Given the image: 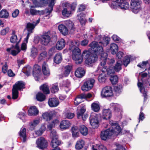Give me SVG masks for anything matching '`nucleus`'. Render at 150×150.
<instances>
[{"instance_id":"f257e3e1","label":"nucleus","mask_w":150,"mask_h":150,"mask_svg":"<svg viewBox=\"0 0 150 150\" xmlns=\"http://www.w3.org/2000/svg\"><path fill=\"white\" fill-rule=\"evenodd\" d=\"M110 38L108 37H104L103 39V41L99 42L93 41L89 45L90 47L89 49L90 52L87 50L84 51L81 55L83 60L85 58V65L88 67H92L93 64L98 59L97 54L103 50V46H106L109 43Z\"/></svg>"},{"instance_id":"f03ea898","label":"nucleus","mask_w":150,"mask_h":150,"mask_svg":"<svg viewBox=\"0 0 150 150\" xmlns=\"http://www.w3.org/2000/svg\"><path fill=\"white\" fill-rule=\"evenodd\" d=\"M110 124L112 129L103 130L101 132L100 137L103 140H106L110 139L113 134L115 133H120L121 131L120 127L117 123L110 122Z\"/></svg>"},{"instance_id":"7ed1b4c3","label":"nucleus","mask_w":150,"mask_h":150,"mask_svg":"<svg viewBox=\"0 0 150 150\" xmlns=\"http://www.w3.org/2000/svg\"><path fill=\"white\" fill-rule=\"evenodd\" d=\"M79 43L77 41L74 40L71 42L70 45V49L72 50V57L75 61V63L77 64H81L83 62V59L81 56V51L77 47Z\"/></svg>"},{"instance_id":"20e7f679","label":"nucleus","mask_w":150,"mask_h":150,"mask_svg":"<svg viewBox=\"0 0 150 150\" xmlns=\"http://www.w3.org/2000/svg\"><path fill=\"white\" fill-rule=\"evenodd\" d=\"M100 55V63L97 69H100L103 73L107 72L108 74L113 73V72L110 69H108L107 67L105 66L106 64V60L108 58V54L107 53L104 52L103 48V50L100 52V54H97V56Z\"/></svg>"},{"instance_id":"39448f33","label":"nucleus","mask_w":150,"mask_h":150,"mask_svg":"<svg viewBox=\"0 0 150 150\" xmlns=\"http://www.w3.org/2000/svg\"><path fill=\"white\" fill-rule=\"evenodd\" d=\"M141 81L142 82H139V79H138L137 86L139 88L140 92L143 94L144 101H145L147 99V91L145 89L144 86H146L149 84V82L147 79H144Z\"/></svg>"},{"instance_id":"423d86ee","label":"nucleus","mask_w":150,"mask_h":150,"mask_svg":"<svg viewBox=\"0 0 150 150\" xmlns=\"http://www.w3.org/2000/svg\"><path fill=\"white\" fill-rule=\"evenodd\" d=\"M142 3L141 0H131L130 5L132 11L135 13H138L141 9Z\"/></svg>"},{"instance_id":"0eeeda50","label":"nucleus","mask_w":150,"mask_h":150,"mask_svg":"<svg viewBox=\"0 0 150 150\" xmlns=\"http://www.w3.org/2000/svg\"><path fill=\"white\" fill-rule=\"evenodd\" d=\"M51 33L49 31L44 33L41 37L40 40L41 44L43 45H47L51 42Z\"/></svg>"},{"instance_id":"6e6552de","label":"nucleus","mask_w":150,"mask_h":150,"mask_svg":"<svg viewBox=\"0 0 150 150\" xmlns=\"http://www.w3.org/2000/svg\"><path fill=\"white\" fill-rule=\"evenodd\" d=\"M36 144L39 149L43 150L47 147L48 143L45 138L40 137L36 140Z\"/></svg>"},{"instance_id":"1a4fd4ad","label":"nucleus","mask_w":150,"mask_h":150,"mask_svg":"<svg viewBox=\"0 0 150 150\" xmlns=\"http://www.w3.org/2000/svg\"><path fill=\"white\" fill-rule=\"evenodd\" d=\"M92 96V94L89 93H81L78 95L75 98L74 102V104L76 105H78L83 101V99L90 98Z\"/></svg>"},{"instance_id":"9d476101","label":"nucleus","mask_w":150,"mask_h":150,"mask_svg":"<svg viewBox=\"0 0 150 150\" xmlns=\"http://www.w3.org/2000/svg\"><path fill=\"white\" fill-rule=\"evenodd\" d=\"M101 95L102 98H105L113 96L112 87L110 86L104 87L101 92Z\"/></svg>"},{"instance_id":"9b49d317","label":"nucleus","mask_w":150,"mask_h":150,"mask_svg":"<svg viewBox=\"0 0 150 150\" xmlns=\"http://www.w3.org/2000/svg\"><path fill=\"white\" fill-rule=\"evenodd\" d=\"M42 74L40 66L38 64L34 65L33 69V75L35 80L38 81Z\"/></svg>"},{"instance_id":"f8f14e48","label":"nucleus","mask_w":150,"mask_h":150,"mask_svg":"<svg viewBox=\"0 0 150 150\" xmlns=\"http://www.w3.org/2000/svg\"><path fill=\"white\" fill-rule=\"evenodd\" d=\"M94 82L95 80L93 79H90L86 80L81 86L82 90L84 91H86L91 89L93 86Z\"/></svg>"},{"instance_id":"ddd939ff","label":"nucleus","mask_w":150,"mask_h":150,"mask_svg":"<svg viewBox=\"0 0 150 150\" xmlns=\"http://www.w3.org/2000/svg\"><path fill=\"white\" fill-rule=\"evenodd\" d=\"M90 122L93 128H97L99 126V121L97 116L91 115L90 117Z\"/></svg>"},{"instance_id":"4468645a","label":"nucleus","mask_w":150,"mask_h":150,"mask_svg":"<svg viewBox=\"0 0 150 150\" xmlns=\"http://www.w3.org/2000/svg\"><path fill=\"white\" fill-rule=\"evenodd\" d=\"M128 0H116L118 6L122 9H127L129 8V5L127 2Z\"/></svg>"},{"instance_id":"2eb2a0df","label":"nucleus","mask_w":150,"mask_h":150,"mask_svg":"<svg viewBox=\"0 0 150 150\" xmlns=\"http://www.w3.org/2000/svg\"><path fill=\"white\" fill-rule=\"evenodd\" d=\"M42 71L43 75L46 76H48L50 75V71L48 65L47 63L44 62L42 64Z\"/></svg>"},{"instance_id":"dca6fc26","label":"nucleus","mask_w":150,"mask_h":150,"mask_svg":"<svg viewBox=\"0 0 150 150\" xmlns=\"http://www.w3.org/2000/svg\"><path fill=\"white\" fill-rule=\"evenodd\" d=\"M48 104L50 107L53 108L57 106L59 104V101L58 98H52L49 99Z\"/></svg>"},{"instance_id":"f3484780","label":"nucleus","mask_w":150,"mask_h":150,"mask_svg":"<svg viewBox=\"0 0 150 150\" xmlns=\"http://www.w3.org/2000/svg\"><path fill=\"white\" fill-rule=\"evenodd\" d=\"M71 125V123L69 120H64L61 121L59 127L62 130L69 129Z\"/></svg>"},{"instance_id":"a211bd4d","label":"nucleus","mask_w":150,"mask_h":150,"mask_svg":"<svg viewBox=\"0 0 150 150\" xmlns=\"http://www.w3.org/2000/svg\"><path fill=\"white\" fill-rule=\"evenodd\" d=\"M54 115V112L52 111H50L49 112H45L43 113L42 115L43 118L46 121H50L53 118Z\"/></svg>"},{"instance_id":"6ab92c4d","label":"nucleus","mask_w":150,"mask_h":150,"mask_svg":"<svg viewBox=\"0 0 150 150\" xmlns=\"http://www.w3.org/2000/svg\"><path fill=\"white\" fill-rule=\"evenodd\" d=\"M85 70L81 67L78 68L75 72V76L78 78H82L85 75Z\"/></svg>"},{"instance_id":"aec40b11","label":"nucleus","mask_w":150,"mask_h":150,"mask_svg":"<svg viewBox=\"0 0 150 150\" xmlns=\"http://www.w3.org/2000/svg\"><path fill=\"white\" fill-rule=\"evenodd\" d=\"M112 116L111 111L110 109H104L103 112V118L105 120H109Z\"/></svg>"},{"instance_id":"412c9836","label":"nucleus","mask_w":150,"mask_h":150,"mask_svg":"<svg viewBox=\"0 0 150 150\" xmlns=\"http://www.w3.org/2000/svg\"><path fill=\"white\" fill-rule=\"evenodd\" d=\"M25 85L23 81H20L17 82L13 86V88L18 91L25 88Z\"/></svg>"},{"instance_id":"4be33fe9","label":"nucleus","mask_w":150,"mask_h":150,"mask_svg":"<svg viewBox=\"0 0 150 150\" xmlns=\"http://www.w3.org/2000/svg\"><path fill=\"white\" fill-rule=\"evenodd\" d=\"M39 111L35 106L31 107L28 110V114L29 116H36Z\"/></svg>"},{"instance_id":"5701e85b","label":"nucleus","mask_w":150,"mask_h":150,"mask_svg":"<svg viewBox=\"0 0 150 150\" xmlns=\"http://www.w3.org/2000/svg\"><path fill=\"white\" fill-rule=\"evenodd\" d=\"M40 89L45 94L50 93L49 86L47 83H45L41 85L40 87Z\"/></svg>"},{"instance_id":"b1692460","label":"nucleus","mask_w":150,"mask_h":150,"mask_svg":"<svg viewBox=\"0 0 150 150\" xmlns=\"http://www.w3.org/2000/svg\"><path fill=\"white\" fill-rule=\"evenodd\" d=\"M65 40L63 38H61L58 41L56 45V47L58 50H61L65 47Z\"/></svg>"},{"instance_id":"393cba45","label":"nucleus","mask_w":150,"mask_h":150,"mask_svg":"<svg viewBox=\"0 0 150 150\" xmlns=\"http://www.w3.org/2000/svg\"><path fill=\"white\" fill-rule=\"evenodd\" d=\"M58 29L60 33L64 35H67L68 33V28L64 25H59L58 26Z\"/></svg>"},{"instance_id":"a878e982","label":"nucleus","mask_w":150,"mask_h":150,"mask_svg":"<svg viewBox=\"0 0 150 150\" xmlns=\"http://www.w3.org/2000/svg\"><path fill=\"white\" fill-rule=\"evenodd\" d=\"M84 141L80 139L77 141L75 145V148L76 150H80L82 149L85 145Z\"/></svg>"},{"instance_id":"bb28decb","label":"nucleus","mask_w":150,"mask_h":150,"mask_svg":"<svg viewBox=\"0 0 150 150\" xmlns=\"http://www.w3.org/2000/svg\"><path fill=\"white\" fill-rule=\"evenodd\" d=\"M61 144V142L58 138H52L50 143V146L52 148H56L58 146Z\"/></svg>"},{"instance_id":"cd10ccee","label":"nucleus","mask_w":150,"mask_h":150,"mask_svg":"<svg viewBox=\"0 0 150 150\" xmlns=\"http://www.w3.org/2000/svg\"><path fill=\"white\" fill-rule=\"evenodd\" d=\"M85 16V14L83 13H81L77 16V18L81 25L85 24L86 23Z\"/></svg>"},{"instance_id":"c85d7f7f","label":"nucleus","mask_w":150,"mask_h":150,"mask_svg":"<svg viewBox=\"0 0 150 150\" xmlns=\"http://www.w3.org/2000/svg\"><path fill=\"white\" fill-rule=\"evenodd\" d=\"M62 54L60 53H57L54 58V61L57 64H59L62 61Z\"/></svg>"},{"instance_id":"c756f323","label":"nucleus","mask_w":150,"mask_h":150,"mask_svg":"<svg viewBox=\"0 0 150 150\" xmlns=\"http://www.w3.org/2000/svg\"><path fill=\"white\" fill-rule=\"evenodd\" d=\"M86 111V109L82 108L77 112V117L78 119H82L83 120H86V118H84L83 115Z\"/></svg>"},{"instance_id":"7c9ffc66","label":"nucleus","mask_w":150,"mask_h":150,"mask_svg":"<svg viewBox=\"0 0 150 150\" xmlns=\"http://www.w3.org/2000/svg\"><path fill=\"white\" fill-rule=\"evenodd\" d=\"M26 130L25 128H21L19 132V135L23 138V142H25L26 141Z\"/></svg>"},{"instance_id":"2f4dec72","label":"nucleus","mask_w":150,"mask_h":150,"mask_svg":"<svg viewBox=\"0 0 150 150\" xmlns=\"http://www.w3.org/2000/svg\"><path fill=\"white\" fill-rule=\"evenodd\" d=\"M122 62L120 61H117L115 66L113 67V69L114 71L116 72H119L120 70L122 69Z\"/></svg>"},{"instance_id":"473e14b6","label":"nucleus","mask_w":150,"mask_h":150,"mask_svg":"<svg viewBox=\"0 0 150 150\" xmlns=\"http://www.w3.org/2000/svg\"><path fill=\"white\" fill-rule=\"evenodd\" d=\"M79 131L81 134L84 136H86L88 134V130L87 128L84 125L80 126Z\"/></svg>"},{"instance_id":"72a5a7b5","label":"nucleus","mask_w":150,"mask_h":150,"mask_svg":"<svg viewBox=\"0 0 150 150\" xmlns=\"http://www.w3.org/2000/svg\"><path fill=\"white\" fill-rule=\"evenodd\" d=\"M110 49L112 54H114L118 51V47L115 43H112L110 45Z\"/></svg>"},{"instance_id":"f704fd0d","label":"nucleus","mask_w":150,"mask_h":150,"mask_svg":"<svg viewBox=\"0 0 150 150\" xmlns=\"http://www.w3.org/2000/svg\"><path fill=\"white\" fill-rule=\"evenodd\" d=\"M45 96L43 93L40 92H38L36 95V98L37 100L42 102L45 99Z\"/></svg>"},{"instance_id":"c9c22d12","label":"nucleus","mask_w":150,"mask_h":150,"mask_svg":"<svg viewBox=\"0 0 150 150\" xmlns=\"http://www.w3.org/2000/svg\"><path fill=\"white\" fill-rule=\"evenodd\" d=\"M59 123V120H54L47 125V127L49 130H51L56 125L58 124Z\"/></svg>"},{"instance_id":"e433bc0d","label":"nucleus","mask_w":150,"mask_h":150,"mask_svg":"<svg viewBox=\"0 0 150 150\" xmlns=\"http://www.w3.org/2000/svg\"><path fill=\"white\" fill-rule=\"evenodd\" d=\"M9 16V13L7 10L2 9L0 11V18H7Z\"/></svg>"},{"instance_id":"4c0bfd02","label":"nucleus","mask_w":150,"mask_h":150,"mask_svg":"<svg viewBox=\"0 0 150 150\" xmlns=\"http://www.w3.org/2000/svg\"><path fill=\"white\" fill-rule=\"evenodd\" d=\"M91 108L94 112H98L100 110V105L98 103H93L91 105Z\"/></svg>"},{"instance_id":"58836bf2","label":"nucleus","mask_w":150,"mask_h":150,"mask_svg":"<svg viewBox=\"0 0 150 150\" xmlns=\"http://www.w3.org/2000/svg\"><path fill=\"white\" fill-rule=\"evenodd\" d=\"M72 136L73 137H77L79 135V132L77 127H73L71 129Z\"/></svg>"},{"instance_id":"ea45409f","label":"nucleus","mask_w":150,"mask_h":150,"mask_svg":"<svg viewBox=\"0 0 150 150\" xmlns=\"http://www.w3.org/2000/svg\"><path fill=\"white\" fill-rule=\"evenodd\" d=\"M39 122V120H34L33 121L30 122L29 124L30 129L31 130H34L36 125L38 124Z\"/></svg>"},{"instance_id":"a19ab883","label":"nucleus","mask_w":150,"mask_h":150,"mask_svg":"<svg viewBox=\"0 0 150 150\" xmlns=\"http://www.w3.org/2000/svg\"><path fill=\"white\" fill-rule=\"evenodd\" d=\"M72 12L70 10H69L68 8H64L62 11V15L68 17L71 14Z\"/></svg>"},{"instance_id":"79ce46f5","label":"nucleus","mask_w":150,"mask_h":150,"mask_svg":"<svg viewBox=\"0 0 150 150\" xmlns=\"http://www.w3.org/2000/svg\"><path fill=\"white\" fill-rule=\"evenodd\" d=\"M36 25V24H34L32 23H27L26 28L28 29L27 30L28 33H30L32 32V30L33 29Z\"/></svg>"},{"instance_id":"37998d69","label":"nucleus","mask_w":150,"mask_h":150,"mask_svg":"<svg viewBox=\"0 0 150 150\" xmlns=\"http://www.w3.org/2000/svg\"><path fill=\"white\" fill-rule=\"evenodd\" d=\"M70 84V82L68 80L63 81L62 83L60 84V86L62 87L69 88Z\"/></svg>"},{"instance_id":"c03bdc74","label":"nucleus","mask_w":150,"mask_h":150,"mask_svg":"<svg viewBox=\"0 0 150 150\" xmlns=\"http://www.w3.org/2000/svg\"><path fill=\"white\" fill-rule=\"evenodd\" d=\"M72 66L71 65H67L65 67V71L64 74L65 76H67L69 74L72 69Z\"/></svg>"},{"instance_id":"a18cd8bd","label":"nucleus","mask_w":150,"mask_h":150,"mask_svg":"<svg viewBox=\"0 0 150 150\" xmlns=\"http://www.w3.org/2000/svg\"><path fill=\"white\" fill-rule=\"evenodd\" d=\"M18 96V91L13 88L12 90V98L13 99H16Z\"/></svg>"},{"instance_id":"49530a36","label":"nucleus","mask_w":150,"mask_h":150,"mask_svg":"<svg viewBox=\"0 0 150 150\" xmlns=\"http://www.w3.org/2000/svg\"><path fill=\"white\" fill-rule=\"evenodd\" d=\"M131 57L129 56H126L124 59L123 64L124 66L126 67L130 62Z\"/></svg>"},{"instance_id":"de8ad7c7","label":"nucleus","mask_w":150,"mask_h":150,"mask_svg":"<svg viewBox=\"0 0 150 150\" xmlns=\"http://www.w3.org/2000/svg\"><path fill=\"white\" fill-rule=\"evenodd\" d=\"M31 54L30 56L33 58H34L38 54V50L36 48L33 47L31 49Z\"/></svg>"},{"instance_id":"09e8293b","label":"nucleus","mask_w":150,"mask_h":150,"mask_svg":"<svg viewBox=\"0 0 150 150\" xmlns=\"http://www.w3.org/2000/svg\"><path fill=\"white\" fill-rule=\"evenodd\" d=\"M122 87V84L117 85L114 86V90L116 93H119L121 91Z\"/></svg>"},{"instance_id":"8fccbe9b","label":"nucleus","mask_w":150,"mask_h":150,"mask_svg":"<svg viewBox=\"0 0 150 150\" xmlns=\"http://www.w3.org/2000/svg\"><path fill=\"white\" fill-rule=\"evenodd\" d=\"M51 42L53 43H55L57 40V37L55 33L54 32L51 33V35L50 36Z\"/></svg>"},{"instance_id":"3c124183","label":"nucleus","mask_w":150,"mask_h":150,"mask_svg":"<svg viewBox=\"0 0 150 150\" xmlns=\"http://www.w3.org/2000/svg\"><path fill=\"white\" fill-rule=\"evenodd\" d=\"M98 80L100 83L104 82L106 80V76L105 74H101L98 77Z\"/></svg>"},{"instance_id":"603ef678","label":"nucleus","mask_w":150,"mask_h":150,"mask_svg":"<svg viewBox=\"0 0 150 150\" xmlns=\"http://www.w3.org/2000/svg\"><path fill=\"white\" fill-rule=\"evenodd\" d=\"M35 6H31V8L30 9V13L32 16L36 15L38 14V11L33 8H35Z\"/></svg>"},{"instance_id":"864d4df0","label":"nucleus","mask_w":150,"mask_h":150,"mask_svg":"<svg viewBox=\"0 0 150 150\" xmlns=\"http://www.w3.org/2000/svg\"><path fill=\"white\" fill-rule=\"evenodd\" d=\"M110 81L112 84H116L118 81V77L117 76H112L110 79Z\"/></svg>"},{"instance_id":"5fc2aeb1","label":"nucleus","mask_w":150,"mask_h":150,"mask_svg":"<svg viewBox=\"0 0 150 150\" xmlns=\"http://www.w3.org/2000/svg\"><path fill=\"white\" fill-rule=\"evenodd\" d=\"M47 54V52L46 51H44L41 53L40 54L38 59L41 60L43 59V58L46 57Z\"/></svg>"},{"instance_id":"6e6d98bb","label":"nucleus","mask_w":150,"mask_h":150,"mask_svg":"<svg viewBox=\"0 0 150 150\" xmlns=\"http://www.w3.org/2000/svg\"><path fill=\"white\" fill-rule=\"evenodd\" d=\"M18 117L22 120L23 122H25V119L26 117L25 113L22 112H20L18 113Z\"/></svg>"},{"instance_id":"4d7b16f0","label":"nucleus","mask_w":150,"mask_h":150,"mask_svg":"<svg viewBox=\"0 0 150 150\" xmlns=\"http://www.w3.org/2000/svg\"><path fill=\"white\" fill-rule=\"evenodd\" d=\"M59 90L58 86L54 85H53L51 88V92L52 93H55L58 91Z\"/></svg>"},{"instance_id":"13d9d810","label":"nucleus","mask_w":150,"mask_h":150,"mask_svg":"<svg viewBox=\"0 0 150 150\" xmlns=\"http://www.w3.org/2000/svg\"><path fill=\"white\" fill-rule=\"evenodd\" d=\"M148 61H143L142 63L139 64L137 65V66L142 69H144L146 65L148 64Z\"/></svg>"},{"instance_id":"bf43d9fd","label":"nucleus","mask_w":150,"mask_h":150,"mask_svg":"<svg viewBox=\"0 0 150 150\" xmlns=\"http://www.w3.org/2000/svg\"><path fill=\"white\" fill-rule=\"evenodd\" d=\"M10 41L11 43H15L17 42V37L16 35H12L10 39Z\"/></svg>"},{"instance_id":"052dcab7","label":"nucleus","mask_w":150,"mask_h":150,"mask_svg":"<svg viewBox=\"0 0 150 150\" xmlns=\"http://www.w3.org/2000/svg\"><path fill=\"white\" fill-rule=\"evenodd\" d=\"M54 0H51L50 3L49 5V7H50L51 8V9L49 11L48 10L47 12V13H49V14H50V13L53 10V6L54 5Z\"/></svg>"},{"instance_id":"680f3d73","label":"nucleus","mask_w":150,"mask_h":150,"mask_svg":"<svg viewBox=\"0 0 150 150\" xmlns=\"http://www.w3.org/2000/svg\"><path fill=\"white\" fill-rule=\"evenodd\" d=\"M115 145L116 146L117 148L115 149L112 150H126L122 145L118 143H116L115 144Z\"/></svg>"},{"instance_id":"e2e57ef3","label":"nucleus","mask_w":150,"mask_h":150,"mask_svg":"<svg viewBox=\"0 0 150 150\" xmlns=\"http://www.w3.org/2000/svg\"><path fill=\"white\" fill-rule=\"evenodd\" d=\"M50 136L52 138H52L54 139L55 138H58V136L57 134V132L54 130H53L51 131Z\"/></svg>"},{"instance_id":"0e129e2a","label":"nucleus","mask_w":150,"mask_h":150,"mask_svg":"<svg viewBox=\"0 0 150 150\" xmlns=\"http://www.w3.org/2000/svg\"><path fill=\"white\" fill-rule=\"evenodd\" d=\"M9 28L8 27H6L1 30V34L2 35H4L9 32Z\"/></svg>"},{"instance_id":"69168bd1","label":"nucleus","mask_w":150,"mask_h":150,"mask_svg":"<svg viewBox=\"0 0 150 150\" xmlns=\"http://www.w3.org/2000/svg\"><path fill=\"white\" fill-rule=\"evenodd\" d=\"M105 61L106 64L107 63L109 65L113 64L115 62L114 59L113 58L110 59L108 58Z\"/></svg>"},{"instance_id":"338daca9","label":"nucleus","mask_w":150,"mask_h":150,"mask_svg":"<svg viewBox=\"0 0 150 150\" xmlns=\"http://www.w3.org/2000/svg\"><path fill=\"white\" fill-rule=\"evenodd\" d=\"M112 38L116 42H119L120 41V38L117 35H114L112 37Z\"/></svg>"},{"instance_id":"774afa93","label":"nucleus","mask_w":150,"mask_h":150,"mask_svg":"<svg viewBox=\"0 0 150 150\" xmlns=\"http://www.w3.org/2000/svg\"><path fill=\"white\" fill-rule=\"evenodd\" d=\"M74 114L71 112L67 113L66 114V117L69 119H72L74 117Z\"/></svg>"}]
</instances>
